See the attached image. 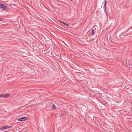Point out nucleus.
Returning <instances> with one entry per match:
<instances>
[{"mask_svg":"<svg viewBox=\"0 0 132 132\" xmlns=\"http://www.w3.org/2000/svg\"><path fill=\"white\" fill-rule=\"evenodd\" d=\"M3 97V94H0V97Z\"/></svg>","mask_w":132,"mask_h":132,"instance_id":"nucleus-9","label":"nucleus"},{"mask_svg":"<svg viewBox=\"0 0 132 132\" xmlns=\"http://www.w3.org/2000/svg\"><path fill=\"white\" fill-rule=\"evenodd\" d=\"M27 119L28 118L27 117H23L18 119L17 120L19 121H24L27 120Z\"/></svg>","mask_w":132,"mask_h":132,"instance_id":"nucleus-3","label":"nucleus"},{"mask_svg":"<svg viewBox=\"0 0 132 132\" xmlns=\"http://www.w3.org/2000/svg\"><path fill=\"white\" fill-rule=\"evenodd\" d=\"M56 109V108L54 104H53L52 106V109L54 110Z\"/></svg>","mask_w":132,"mask_h":132,"instance_id":"nucleus-7","label":"nucleus"},{"mask_svg":"<svg viewBox=\"0 0 132 132\" xmlns=\"http://www.w3.org/2000/svg\"><path fill=\"white\" fill-rule=\"evenodd\" d=\"M59 21L60 22H61V23H63L64 24H65V25H67V26H69V25H68V24H67L66 23H65V22H62V21Z\"/></svg>","mask_w":132,"mask_h":132,"instance_id":"nucleus-8","label":"nucleus"},{"mask_svg":"<svg viewBox=\"0 0 132 132\" xmlns=\"http://www.w3.org/2000/svg\"><path fill=\"white\" fill-rule=\"evenodd\" d=\"M3 94V97L4 98H7L10 95L9 94H5L4 95Z\"/></svg>","mask_w":132,"mask_h":132,"instance_id":"nucleus-5","label":"nucleus"},{"mask_svg":"<svg viewBox=\"0 0 132 132\" xmlns=\"http://www.w3.org/2000/svg\"><path fill=\"white\" fill-rule=\"evenodd\" d=\"M12 127L10 126H3L1 128V129L3 130H7V131L9 130L10 128H11Z\"/></svg>","mask_w":132,"mask_h":132,"instance_id":"nucleus-1","label":"nucleus"},{"mask_svg":"<svg viewBox=\"0 0 132 132\" xmlns=\"http://www.w3.org/2000/svg\"><path fill=\"white\" fill-rule=\"evenodd\" d=\"M95 33V30L92 29L91 31V35L94 36Z\"/></svg>","mask_w":132,"mask_h":132,"instance_id":"nucleus-6","label":"nucleus"},{"mask_svg":"<svg viewBox=\"0 0 132 132\" xmlns=\"http://www.w3.org/2000/svg\"><path fill=\"white\" fill-rule=\"evenodd\" d=\"M0 7L3 10H7V6L4 4H0Z\"/></svg>","mask_w":132,"mask_h":132,"instance_id":"nucleus-2","label":"nucleus"},{"mask_svg":"<svg viewBox=\"0 0 132 132\" xmlns=\"http://www.w3.org/2000/svg\"><path fill=\"white\" fill-rule=\"evenodd\" d=\"M2 20V19L1 18H0V21H1Z\"/></svg>","mask_w":132,"mask_h":132,"instance_id":"nucleus-10","label":"nucleus"},{"mask_svg":"<svg viewBox=\"0 0 132 132\" xmlns=\"http://www.w3.org/2000/svg\"><path fill=\"white\" fill-rule=\"evenodd\" d=\"M107 3V1L106 0H105V1L104 3V11L106 13V15L107 14V13L106 12V5Z\"/></svg>","mask_w":132,"mask_h":132,"instance_id":"nucleus-4","label":"nucleus"},{"mask_svg":"<svg viewBox=\"0 0 132 132\" xmlns=\"http://www.w3.org/2000/svg\"><path fill=\"white\" fill-rule=\"evenodd\" d=\"M51 53V55H52V53Z\"/></svg>","mask_w":132,"mask_h":132,"instance_id":"nucleus-11","label":"nucleus"}]
</instances>
